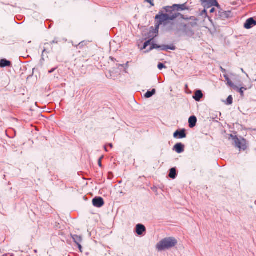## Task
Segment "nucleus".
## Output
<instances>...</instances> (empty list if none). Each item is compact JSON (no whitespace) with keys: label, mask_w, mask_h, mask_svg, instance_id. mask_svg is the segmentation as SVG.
<instances>
[{"label":"nucleus","mask_w":256,"mask_h":256,"mask_svg":"<svg viewBox=\"0 0 256 256\" xmlns=\"http://www.w3.org/2000/svg\"><path fill=\"white\" fill-rule=\"evenodd\" d=\"M158 68L160 70H162L164 68H166V66L162 63L159 62L158 65Z\"/></svg>","instance_id":"obj_25"},{"label":"nucleus","mask_w":256,"mask_h":256,"mask_svg":"<svg viewBox=\"0 0 256 256\" xmlns=\"http://www.w3.org/2000/svg\"><path fill=\"white\" fill-rule=\"evenodd\" d=\"M179 16L182 19H186L184 18V15L180 14H176L174 15H170L164 14L162 10L160 11L158 14H156L155 17V19L156 20V22L155 24V28L154 29L153 27H152L151 28H152V31H150V32H152V33L158 34L160 25L168 20H173Z\"/></svg>","instance_id":"obj_1"},{"label":"nucleus","mask_w":256,"mask_h":256,"mask_svg":"<svg viewBox=\"0 0 256 256\" xmlns=\"http://www.w3.org/2000/svg\"><path fill=\"white\" fill-rule=\"evenodd\" d=\"M136 232L138 236H142L144 233L146 232V228L144 225L138 224L136 226Z\"/></svg>","instance_id":"obj_11"},{"label":"nucleus","mask_w":256,"mask_h":256,"mask_svg":"<svg viewBox=\"0 0 256 256\" xmlns=\"http://www.w3.org/2000/svg\"><path fill=\"white\" fill-rule=\"evenodd\" d=\"M204 94L201 90H196L192 96L193 98L196 102H200V99L202 98Z\"/></svg>","instance_id":"obj_13"},{"label":"nucleus","mask_w":256,"mask_h":256,"mask_svg":"<svg viewBox=\"0 0 256 256\" xmlns=\"http://www.w3.org/2000/svg\"><path fill=\"white\" fill-rule=\"evenodd\" d=\"M177 176L176 170L175 168H171L170 170L169 177L174 179Z\"/></svg>","instance_id":"obj_19"},{"label":"nucleus","mask_w":256,"mask_h":256,"mask_svg":"<svg viewBox=\"0 0 256 256\" xmlns=\"http://www.w3.org/2000/svg\"><path fill=\"white\" fill-rule=\"evenodd\" d=\"M72 238L74 242L78 246V248H79L80 250V252H82V246L80 244V243L82 242V236H80L74 234V235H72Z\"/></svg>","instance_id":"obj_10"},{"label":"nucleus","mask_w":256,"mask_h":256,"mask_svg":"<svg viewBox=\"0 0 256 256\" xmlns=\"http://www.w3.org/2000/svg\"><path fill=\"white\" fill-rule=\"evenodd\" d=\"M207 14V13H206V10H202V14Z\"/></svg>","instance_id":"obj_35"},{"label":"nucleus","mask_w":256,"mask_h":256,"mask_svg":"<svg viewBox=\"0 0 256 256\" xmlns=\"http://www.w3.org/2000/svg\"><path fill=\"white\" fill-rule=\"evenodd\" d=\"M241 70L242 72L245 73L244 71V70L243 68H241Z\"/></svg>","instance_id":"obj_40"},{"label":"nucleus","mask_w":256,"mask_h":256,"mask_svg":"<svg viewBox=\"0 0 256 256\" xmlns=\"http://www.w3.org/2000/svg\"><path fill=\"white\" fill-rule=\"evenodd\" d=\"M256 26V20L254 18H248L244 24V28L246 29H250L253 26Z\"/></svg>","instance_id":"obj_9"},{"label":"nucleus","mask_w":256,"mask_h":256,"mask_svg":"<svg viewBox=\"0 0 256 256\" xmlns=\"http://www.w3.org/2000/svg\"><path fill=\"white\" fill-rule=\"evenodd\" d=\"M48 44L46 43V44H45L44 45H46V44Z\"/></svg>","instance_id":"obj_42"},{"label":"nucleus","mask_w":256,"mask_h":256,"mask_svg":"<svg viewBox=\"0 0 256 256\" xmlns=\"http://www.w3.org/2000/svg\"><path fill=\"white\" fill-rule=\"evenodd\" d=\"M50 43V44H58V40H57V38H54V40L52 41Z\"/></svg>","instance_id":"obj_28"},{"label":"nucleus","mask_w":256,"mask_h":256,"mask_svg":"<svg viewBox=\"0 0 256 256\" xmlns=\"http://www.w3.org/2000/svg\"><path fill=\"white\" fill-rule=\"evenodd\" d=\"M197 122V118L196 116H192L188 119L189 126L190 128L194 127Z\"/></svg>","instance_id":"obj_15"},{"label":"nucleus","mask_w":256,"mask_h":256,"mask_svg":"<svg viewBox=\"0 0 256 256\" xmlns=\"http://www.w3.org/2000/svg\"><path fill=\"white\" fill-rule=\"evenodd\" d=\"M163 9L166 12V14H168L170 15H174L176 14H179L178 12H175L176 8L173 7V6H165L163 8Z\"/></svg>","instance_id":"obj_14"},{"label":"nucleus","mask_w":256,"mask_h":256,"mask_svg":"<svg viewBox=\"0 0 256 256\" xmlns=\"http://www.w3.org/2000/svg\"><path fill=\"white\" fill-rule=\"evenodd\" d=\"M209 0H200V2H202V3H206V2H208Z\"/></svg>","instance_id":"obj_32"},{"label":"nucleus","mask_w":256,"mask_h":256,"mask_svg":"<svg viewBox=\"0 0 256 256\" xmlns=\"http://www.w3.org/2000/svg\"><path fill=\"white\" fill-rule=\"evenodd\" d=\"M233 89L238 92L242 96H244V90H246V88H245L241 87L240 88H239L238 86H237L236 88Z\"/></svg>","instance_id":"obj_21"},{"label":"nucleus","mask_w":256,"mask_h":256,"mask_svg":"<svg viewBox=\"0 0 256 256\" xmlns=\"http://www.w3.org/2000/svg\"><path fill=\"white\" fill-rule=\"evenodd\" d=\"M178 244L177 240L174 237L164 238L159 242L156 246V249L158 251L169 250Z\"/></svg>","instance_id":"obj_3"},{"label":"nucleus","mask_w":256,"mask_h":256,"mask_svg":"<svg viewBox=\"0 0 256 256\" xmlns=\"http://www.w3.org/2000/svg\"><path fill=\"white\" fill-rule=\"evenodd\" d=\"M215 11V8H212L210 9V13H213Z\"/></svg>","instance_id":"obj_33"},{"label":"nucleus","mask_w":256,"mask_h":256,"mask_svg":"<svg viewBox=\"0 0 256 256\" xmlns=\"http://www.w3.org/2000/svg\"><path fill=\"white\" fill-rule=\"evenodd\" d=\"M34 252H35V253H36V252H38V250H34Z\"/></svg>","instance_id":"obj_41"},{"label":"nucleus","mask_w":256,"mask_h":256,"mask_svg":"<svg viewBox=\"0 0 256 256\" xmlns=\"http://www.w3.org/2000/svg\"><path fill=\"white\" fill-rule=\"evenodd\" d=\"M108 146L110 148H112L113 146H112V144H108Z\"/></svg>","instance_id":"obj_37"},{"label":"nucleus","mask_w":256,"mask_h":256,"mask_svg":"<svg viewBox=\"0 0 256 256\" xmlns=\"http://www.w3.org/2000/svg\"><path fill=\"white\" fill-rule=\"evenodd\" d=\"M154 49H158L159 50L166 51L168 50H176V46H174L162 45L159 46L156 44H153Z\"/></svg>","instance_id":"obj_6"},{"label":"nucleus","mask_w":256,"mask_h":256,"mask_svg":"<svg viewBox=\"0 0 256 256\" xmlns=\"http://www.w3.org/2000/svg\"><path fill=\"white\" fill-rule=\"evenodd\" d=\"M208 2L211 6H216L218 8H220V6L216 0H209Z\"/></svg>","instance_id":"obj_22"},{"label":"nucleus","mask_w":256,"mask_h":256,"mask_svg":"<svg viewBox=\"0 0 256 256\" xmlns=\"http://www.w3.org/2000/svg\"><path fill=\"white\" fill-rule=\"evenodd\" d=\"M113 176L112 172H108V178L111 179Z\"/></svg>","instance_id":"obj_31"},{"label":"nucleus","mask_w":256,"mask_h":256,"mask_svg":"<svg viewBox=\"0 0 256 256\" xmlns=\"http://www.w3.org/2000/svg\"><path fill=\"white\" fill-rule=\"evenodd\" d=\"M185 20H191V22H188L187 23H181L179 26V30L182 32L186 36H192L194 34V30L192 28L198 25V20L194 16H190V18H186Z\"/></svg>","instance_id":"obj_2"},{"label":"nucleus","mask_w":256,"mask_h":256,"mask_svg":"<svg viewBox=\"0 0 256 256\" xmlns=\"http://www.w3.org/2000/svg\"><path fill=\"white\" fill-rule=\"evenodd\" d=\"M120 66H123V65L122 64H120Z\"/></svg>","instance_id":"obj_43"},{"label":"nucleus","mask_w":256,"mask_h":256,"mask_svg":"<svg viewBox=\"0 0 256 256\" xmlns=\"http://www.w3.org/2000/svg\"><path fill=\"white\" fill-rule=\"evenodd\" d=\"M93 205L96 208H101L104 204V200L102 197H95L92 200Z\"/></svg>","instance_id":"obj_7"},{"label":"nucleus","mask_w":256,"mask_h":256,"mask_svg":"<svg viewBox=\"0 0 256 256\" xmlns=\"http://www.w3.org/2000/svg\"><path fill=\"white\" fill-rule=\"evenodd\" d=\"M154 40V38L148 40L147 41H146L144 44V45H143V48H142V49H146V47L150 45V43L152 42Z\"/></svg>","instance_id":"obj_23"},{"label":"nucleus","mask_w":256,"mask_h":256,"mask_svg":"<svg viewBox=\"0 0 256 256\" xmlns=\"http://www.w3.org/2000/svg\"><path fill=\"white\" fill-rule=\"evenodd\" d=\"M46 52V49L44 48L42 51V54H44V52Z\"/></svg>","instance_id":"obj_38"},{"label":"nucleus","mask_w":256,"mask_h":256,"mask_svg":"<svg viewBox=\"0 0 256 256\" xmlns=\"http://www.w3.org/2000/svg\"><path fill=\"white\" fill-rule=\"evenodd\" d=\"M104 150L106 152H108L107 148L106 146H104Z\"/></svg>","instance_id":"obj_39"},{"label":"nucleus","mask_w":256,"mask_h":256,"mask_svg":"<svg viewBox=\"0 0 256 256\" xmlns=\"http://www.w3.org/2000/svg\"><path fill=\"white\" fill-rule=\"evenodd\" d=\"M56 69V68H53L51 69L50 70H48V72L49 74H51V73L53 72Z\"/></svg>","instance_id":"obj_30"},{"label":"nucleus","mask_w":256,"mask_h":256,"mask_svg":"<svg viewBox=\"0 0 256 256\" xmlns=\"http://www.w3.org/2000/svg\"><path fill=\"white\" fill-rule=\"evenodd\" d=\"M153 44L154 43L152 42L150 44V48L148 50H147V52H149L154 49V46L153 45Z\"/></svg>","instance_id":"obj_27"},{"label":"nucleus","mask_w":256,"mask_h":256,"mask_svg":"<svg viewBox=\"0 0 256 256\" xmlns=\"http://www.w3.org/2000/svg\"><path fill=\"white\" fill-rule=\"evenodd\" d=\"M224 78L226 81L227 82V84L232 88H236L237 86L234 84V83L230 80L228 76L226 74H224Z\"/></svg>","instance_id":"obj_18"},{"label":"nucleus","mask_w":256,"mask_h":256,"mask_svg":"<svg viewBox=\"0 0 256 256\" xmlns=\"http://www.w3.org/2000/svg\"><path fill=\"white\" fill-rule=\"evenodd\" d=\"M186 134L185 129L176 130L174 134V137L176 138H186Z\"/></svg>","instance_id":"obj_8"},{"label":"nucleus","mask_w":256,"mask_h":256,"mask_svg":"<svg viewBox=\"0 0 256 256\" xmlns=\"http://www.w3.org/2000/svg\"><path fill=\"white\" fill-rule=\"evenodd\" d=\"M173 150L178 154H181L184 150V145L181 142L177 143L174 146Z\"/></svg>","instance_id":"obj_12"},{"label":"nucleus","mask_w":256,"mask_h":256,"mask_svg":"<svg viewBox=\"0 0 256 256\" xmlns=\"http://www.w3.org/2000/svg\"><path fill=\"white\" fill-rule=\"evenodd\" d=\"M11 66L12 62L4 58L0 60V67L1 68L10 67Z\"/></svg>","instance_id":"obj_16"},{"label":"nucleus","mask_w":256,"mask_h":256,"mask_svg":"<svg viewBox=\"0 0 256 256\" xmlns=\"http://www.w3.org/2000/svg\"><path fill=\"white\" fill-rule=\"evenodd\" d=\"M173 7L176 8V10L177 12L188 10V8L186 6V4H174L173 5Z\"/></svg>","instance_id":"obj_17"},{"label":"nucleus","mask_w":256,"mask_h":256,"mask_svg":"<svg viewBox=\"0 0 256 256\" xmlns=\"http://www.w3.org/2000/svg\"><path fill=\"white\" fill-rule=\"evenodd\" d=\"M103 158H104V156H102L98 160V164L100 168L102 167V160Z\"/></svg>","instance_id":"obj_26"},{"label":"nucleus","mask_w":256,"mask_h":256,"mask_svg":"<svg viewBox=\"0 0 256 256\" xmlns=\"http://www.w3.org/2000/svg\"><path fill=\"white\" fill-rule=\"evenodd\" d=\"M230 136L236 147L238 148L240 150H245L246 149L247 142L244 138L242 137L238 138L232 134H230Z\"/></svg>","instance_id":"obj_4"},{"label":"nucleus","mask_w":256,"mask_h":256,"mask_svg":"<svg viewBox=\"0 0 256 256\" xmlns=\"http://www.w3.org/2000/svg\"><path fill=\"white\" fill-rule=\"evenodd\" d=\"M82 44H83V42H82L80 43V44H78V46L79 48H80V47H81V46H82Z\"/></svg>","instance_id":"obj_36"},{"label":"nucleus","mask_w":256,"mask_h":256,"mask_svg":"<svg viewBox=\"0 0 256 256\" xmlns=\"http://www.w3.org/2000/svg\"><path fill=\"white\" fill-rule=\"evenodd\" d=\"M219 9L218 13H216V20H224L230 17L231 12L230 11H224L220 8Z\"/></svg>","instance_id":"obj_5"},{"label":"nucleus","mask_w":256,"mask_h":256,"mask_svg":"<svg viewBox=\"0 0 256 256\" xmlns=\"http://www.w3.org/2000/svg\"><path fill=\"white\" fill-rule=\"evenodd\" d=\"M145 1L150 3L152 6H154V4L152 2L151 0H145Z\"/></svg>","instance_id":"obj_29"},{"label":"nucleus","mask_w":256,"mask_h":256,"mask_svg":"<svg viewBox=\"0 0 256 256\" xmlns=\"http://www.w3.org/2000/svg\"><path fill=\"white\" fill-rule=\"evenodd\" d=\"M156 92V90L155 89H152V90L150 91V90H148L145 94H144V96L145 98H151L152 96H154V94H155Z\"/></svg>","instance_id":"obj_20"},{"label":"nucleus","mask_w":256,"mask_h":256,"mask_svg":"<svg viewBox=\"0 0 256 256\" xmlns=\"http://www.w3.org/2000/svg\"><path fill=\"white\" fill-rule=\"evenodd\" d=\"M220 69H221V70L222 72H226V70L223 68L222 67L220 68Z\"/></svg>","instance_id":"obj_34"},{"label":"nucleus","mask_w":256,"mask_h":256,"mask_svg":"<svg viewBox=\"0 0 256 256\" xmlns=\"http://www.w3.org/2000/svg\"><path fill=\"white\" fill-rule=\"evenodd\" d=\"M233 101V98L232 96H229L226 100V104L230 105L232 104Z\"/></svg>","instance_id":"obj_24"}]
</instances>
